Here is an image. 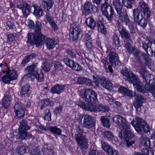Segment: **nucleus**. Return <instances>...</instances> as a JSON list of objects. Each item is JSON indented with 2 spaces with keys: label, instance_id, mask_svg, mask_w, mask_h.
Masks as SVG:
<instances>
[{
  "label": "nucleus",
  "instance_id": "obj_1",
  "mask_svg": "<svg viewBox=\"0 0 155 155\" xmlns=\"http://www.w3.org/2000/svg\"><path fill=\"white\" fill-rule=\"evenodd\" d=\"M34 26L35 33L32 34L30 33L28 34L27 42L31 45L35 44L36 46H38L42 44L43 41L42 37V35L41 34L42 25L39 21H37Z\"/></svg>",
  "mask_w": 155,
  "mask_h": 155
},
{
  "label": "nucleus",
  "instance_id": "obj_2",
  "mask_svg": "<svg viewBox=\"0 0 155 155\" xmlns=\"http://www.w3.org/2000/svg\"><path fill=\"white\" fill-rule=\"evenodd\" d=\"M131 83L133 84L134 88L141 93H144L147 91H149L152 94L155 99V80L151 85L146 84L144 87L137 77L134 81H132Z\"/></svg>",
  "mask_w": 155,
  "mask_h": 155
},
{
  "label": "nucleus",
  "instance_id": "obj_3",
  "mask_svg": "<svg viewBox=\"0 0 155 155\" xmlns=\"http://www.w3.org/2000/svg\"><path fill=\"white\" fill-rule=\"evenodd\" d=\"M97 95L96 93L90 89H85L81 94L83 99L88 103H91V104L97 101Z\"/></svg>",
  "mask_w": 155,
  "mask_h": 155
},
{
  "label": "nucleus",
  "instance_id": "obj_4",
  "mask_svg": "<svg viewBox=\"0 0 155 155\" xmlns=\"http://www.w3.org/2000/svg\"><path fill=\"white\" fill-rule=\"evenodd\" d=\"M82 107L85 110L96 112H106L108 111L109 108L108 107L100 104H82Z\"/></svg>",
  "mask_w": 155,
  "mask_h": 155
},
{
  "label": "nucleus",
  "instance_id": "obj_5",
  "mask_svg": "<svg viewBox=\"0 0 155 155\" xmlns=\"http://www.w3.org/2000/svg\"><path fill=\"white\" fill-rule=\"evenodd\" d=\"M101 10L103 15L110 22H112L114 12L111 6L105 2L101 6Z\"/></svg>",
  "mask_w": 155,
  "mask_h": 155
},
{
  "label": "nucleus",
  "instance_id": "obj_6",
  "mask_svg": "<svg viewBox=\"0 0 155 155\" xmlns=\"http://www.w3.org/2000/svg\"><path fill=\"white\" fill-rule=\"evenodd\" d=\"M78 130V132L75 135V139L77 141V145L81 148L86 149L88 147V143L84 135V132L83 130L80 128Z\"/></svg>",
  "mask_w": 155,
  "mask_h": 155
},
{
  "label": "nucleus",
  "instance_id": "obj_7",
  "mask_svg": "<svg viewBox=\"0 0 155 155\" xmlns=\"http://www.w3.org/2000/svg\"><path fill=\"white\" fill-rule=\"evenodd\" d=\"M80 26L76 22L71 24L70 29L69 36L72 41H76L78 38V35L81 33Z\"/></svg>",
  "mask_w": 155,
  "mask_h": 155
},
{
  "label": "nucleus",
  "instance_id": "obj_8",
  "mask_svg": "<svg viewBox=\"0 0 155 155\" xmlns=\"http://www.w3.org/2000/svg\"><path fill=\"white\" fill-rule=\"evenodd\" d=\"M106 52L109 57V60L112 66H120L121 63L119 59L118 55L116 54L114 49L107 50Z\"/></svg>",
  "mask_w": 155,
  "mask_h": 155
},
{
  "label": "nucleus",
  "instance_id": "obj_9",
  "mask_svg": "<svg viewBox=\"0 0 155 155\" xmlns=\"http://www.w3.org/2000/svg\"><path fill=\"white\" fill-rule=\"evenodd\" d=\"M113 120L114 123L119 127H122L124 129H130V124L124 117L119 115H116L113 117Z\"/></svg>",
  "mask_w": 155,
  "mask_h": 155
},
{
  "label": "nucleus",
  "instance_id": "obj_10",
  "mask_svg": "<svg viewBox=\"0 0 155 155\" xmlns=\"http://www.w3.org/2000/svg\"><path fill=\"white\" fill-rule=\"evenodd\" d=\"M81 122L83 126L85 128L90 129L95 125L94 118L88 115H84L81 117Z\"/></svg>",
  "mask_w": 155,
  "mask_h": 155
},
{
  "label": "nucleus",
  "instance_id": "obj_11",
  "mask_svg": "<svg viewBox=\"0 0 155 155\" xmlns=\"http://www.w3.org/2000/svg\"><path fill=\"white\" fill-rule=\"evenodd\" d=\"M35 64H33L27 67L25 71L27 74L26 76L27 78L31 81L33 80L35 77V74L37 72Z\"/></svg>",
  "mask_w": 155,
  "mask_h": 155
},
{
  "label": "nucleus",
  "instance_id": "obj_12",
  "mask_svg": "<svg viewBox=\"0 0 155 155\" xmlns=\"http://www.w3.org/2000/svg\"><path fill=\"white\" fill-rule=\"evenodd\" d=\"M17 4L18 8L22 10L24 16L26 17L30 13L29 5L22 0H19Z\"/></svg>",
  "mask_w": 155,
  "mask_h": 155
},
{
  "label": "nucleus",
  "instance_id": "obj_13",
  "mask_svg": "<svg viewBox=\"0 0 155 155\" xmlns=\"http://www.w3.org/2000/svg\"><path fill=\"white\" fill-rule=\"evenodd\" d=\"M64 61L65 64L74 71H81L82 69V68L78 64L74 61L69 58H65Z\"/></svg>",
  "mask_w": 155,
  "mask_h": 155
},
{
  "label": "nucleus",
  "instance_id": "obj_14",
  "mask_svg": "<svg viewBox=\"0 0 155 155\" xmlns=\"http://www.w3.org/2000/svg\"><path fill=\"white\" fill-rule=\"evenodd\" d=\"M64 61L65 64L74 71H81L82 69V68L78 64L74 61L69 58H65Z\"/></svg>",
  "mask_w": 155,
  "mask_h": 155
},
{
  "label": "nucleus",
  "instance_id": "obj_15",
  "mask_svg": "<svg viewBox=\"0 0 155 155\" xmlns=\"http://www.w3.org/2000/svg\"><path fill=\"white\" fill-rule=\"evenodd\" d=\"M14 112L19 118H22L25 114V107L22 104L19 103L15 104L14 107Z\"/></svg>",
  "mask_w": 155,
  "mask_h": 155
},
{
  "label": "nucleus",
  "instance_id": "obj_16",
  "mask_svg": "<svg viewBox=\"0 0 155 155\" xmlns=\"http://www.w3.org/2000/svg\"><path fill=\"white\" fill-rule=\"evenodd\" d=\"M145 123L143 119L139 117H137L134 121L131 122L132 125L137 132L141 130V127L143 126Z\"/></svg>",
  "mask_w": 155,
  "mask_h": 155
},
{
  "label": "nucleus",
  "instance_id": "obj_17",
  "mask_svg": "<svg viewBox=\"0 0 155 155\" xmlns=\"http://www.w3.org/2000/svg\"><path fill=\"white\" fill-rule=\"evenodd\" d=\"M140 10L142 12L144 16L147 19L150 18L151 15V10L149 6L145 2H140Z\"/></svg>",
  "mask_w": 155,
  "mask_h": 155
},
{
  "label": "nucleus",
  "instance_id": "obj_18",
  "mask_svg": "<svg viewBox=\"0 0 155 155\" xmlns=\"http://www.w3.org/2000/svg\"><path fill=\"white\" fill-rule=\"evenodd\" d=\"M135 96L133 104L136 110H137L142 105L143 103L145 101V99L143 96L140 94H137L135 95Z\"/></svg>",
  "mask_w": 155,
  "mask_h": 155
},
{
  "label": "nucleus",
  "instance_id": "obj_19",
  "mask_svg": "<svg viewBox=\"0 0 155 155\" xmlns=\"http://www.w3.org/2000/svg\"><path fill=\"white\" fill-rule=\"evenodd\" d=\"M129 129H125L123 131V135L122 131L119 132V137L121 139H124L125 140L127 141L132 138L134 137V134L131 132Z\"/></svg>",
  "mask_w": 155,
  "mask_h": 155
},
{
  "label": "nucleus",
  "instance_id": "obj_20",
  "mask_svg": "<svg viewBox=\"0 0 155 155\" xmlns=\"http://www.w3.org/2000/svg\"><path fill=\"white\" fill-rule=\"evenodd\" d=\"M121 73L126 77V79L131 83L137 77L132 72H128L127 69L126 68L122 70Z\"/></svg>",
  "mask_w": 155,
  "mask_h": 155
},
{
  "label": "nucleus",
  "instance_id": "obj_21",
  "mask_svg": "<svg viewBox=\"0 0 155 155\" xmlns=\"http://www.w3.org/2000/svg\"><path fill=\"white\" fill-rule=\"evenodd\" d=\"M118 31L122 38L127 41H130L131 38L129 33L125 29L122 25H119Z\"/></svg>",
  "mask_w": 155,
  "mask_h": 155
},
{
  "label": "nucleus",
  "instance_id": "obj_22",
  "mask_svg": "<svg viewBox=\"0 0 155 155\" xmlns=\"http://www.w3.org/2000/svg\"><path fill=\"white\" fill-rule=\"evenodd\" d=\"M65 87L63 85L57 84L51 87V91L53 94H59L64 91Z\"/></svg>",
  "mask_w": 155,
  "mask_h": 155
},
{
  "label": "nucleus",
  "instance_id": "obj_23",
  "mask_svg": "<svg viewBox=\"0 0 155 155\" xmlns=\"http://www.w3.org/2000/svg\"><path fill=\"white\" fill-rule=\"evenodd\" d=\"M101 85L104 88L108 90H111L113 87L112 84L110 81L107 79L102 78L99 79Z\"/></svg>",
  "mask_w": 155,
  "mask_h": 155
},
{
  "label": "nucleus",
  "instance_id": "obj_24",
  "mask_svg": "<svg viewBox=\"0 0 155 155\" xmlns=\"http://www.w3.org/2000/svg\"><path fill=\"white\" fill-rule=\"evenodd\" d=\"M93 5L90 2H87L84 5V9L82 11L83 15H88L91 13L93 10Z\"/></svg>",
  "mask_w": 155,
  "mask_h": 155
},
{
  "label": "nucleus",
  "instance_id": "obj_25",
  "mask_svg": "<svg viewBox=\"0 0 155 155\" xmlns=\"http://www.w3.org/2000/svg\"><path fill=\"white\" fill-rule=\"evenodd\" d=\"M113 5L118 14H121L123 12V9H124L123 8L122 3L120 0H114Z\"/></svg>",
  "mask_w": 155,
  "mask_h": 155
},
{
  "label": "nucleus",
  "instance_id": "obj_26",
  "mask_svg": "<svg viewBox=\"0 0 155 155\" xmlns=\"http://www.w3.org/2000/svg\"><path fill=\"white\" fill-rule=\"evenodd\" d=\"M84 39L87 48L90 50L91 49L93 48V45L91 35L88 33H86L84 35Z\"/></svg>",
  "mask_w": 155,
  "mask_h": 155
},
{
  "label": "nucleus",
  "instance_id": "obj_27",
  "mask_svg": "<svg viewBox=\"0 0 155 155\" xmlns=\"http://www.w3.org/2000/svg\"><path fill=\"white\" fill-rule=\"evenodd\" d=\"M11 103V97L8 96H5L2 99V106L5 109H8Z\"/></svg>",
  "mask_w": 155,
  "mask_h": 155
},
{
  "label": "nucleus",
  "instance_id": "obj_28",
  "mask_svg": "<svg viewBox=\"0 0 155 155\" xmlns=\"http://www.w3.org/2000/svg\"><path fill=\"white\" fill-rule=\"evenodd\" d=\"M119 91L120 92L122 93L124 96L128 98H131L133 97L132 91L127 89L125 87H120L119 89Z\"/></svg>",
  "mask_w": 155,
  "mask_h": 155
},
{
  "label": "nucleus",
  "instance_id": "obj_29",
  "mask_svg": "<svg viewBox=\"0 0 155 155\" xmlns=\"http://www.w3.org/2000/svg\"><path fill=\"white\" fill-rule=\"evenodd\" d=\"M133 14L134 22L137 23L144 17L137 9H134L133 11Z\"/></svg>",
  "mask_w": 155,
  "mask_h": 155
},
{
  "label": "nucleus",
  "instance_id": "obj_30",
  "mask_svg": "<svg viewBox=\"0 0 155 155\" xmlns=\"http://www.w3.org/2000/svg\"><path fill=\"white\" fill-rule=\"evenodd\" d=\"M54 3L53 0H44L42 2L41 5L44 9L49 11L52 7Z\"/></svg>",
  "mask_w": 155,
  "mask_h": 155
},
{
  "label": "nucleus",
  "instance_id": "obj_31",
  "mask_svg": "<svg viewBox=\"0 0 155 155\" xmlns=\"http://www.w3.org/2000/svg\"><path fill=\"white\" fill-rule=\"evenodd\" d=\"M140 142L145 148V149L150 148V142L149 138L145 136L142 137L140 139Z\"/></svg>",
  "mask_w": 155,
  "mask_h": 155
},
{
  "label": "nucleus",
  "instance_id": "obj_32",
  "mask_svg": "<svg viewBox=\"0 0 155 155\" xmlns=\"http://www.w3.org/2000/svg\"><path fill=\"white\" fill-rule=\"evenodd\" d=\"M33 6L34 9L33 14L35 16L40 18L43 15V11L41 8L37 5H33Z\"/></svg>",
  "mask_w": 155,
  "mask_h": 155
},
{
  "label": "nucleus",
  "instance_id": "obj_33",
  "mask_svg": "<svg viewBox=\"0 0 155 155\" xmlns=\"http://www.w3.org/2000/svg\"><path fill=\"white\" fill-rule=\"evenodd\" d=\"M118 15L119 19L121 20L124 19V21L125 23L130 21L127 14V11L125 8L124 9H123V12L121 13V14H119Z\"/></svg>",
  "mask_w": 155,
  "mask_h": 155
},
{
  "label": "nucleus",
  "instance_id": "obj_34",
  "mask_svg": "<svg viewBox=\"0 0 155 155\" xmlns=\"http://www.w3.org/2000/svg\"><path fill=\"white\" fill-rule=\"evenodd\" d=\"M45 44L47 48L50 49L53 48L55 47L56 43L54 39L48 38L46 40Z\"/></svg>",
  "mask_w": 155,
  "mask_h": 155
},
{
  "label": "nucleus",
  "instance_id": "obj_35",
  "mask_svg": "<svg viewBox=\"0 0 155 155\" xmlns=\"http://www.w3.org/2000/svg\"><path fill=\"white\" fill-rule=\"evenodd\" d=\"M30 86L27 84L24 85L21 89V94L23 96H27L30 91Z\"/></svg>",
  "mask_w": 155,
  "mask_h": 155
},
{
  "label": "nucleus",
  "instance_id": "obj_36",
  "mask_svg": "<svg viewBox=\"0 0 155 155\" xmlns=\"http://www.w3.org/2000/svg\"><path fill=\"white\" fill-rule=\"evenodd\" d=\"M125 47L127 49L128 53L130 54H132L137 48L135 46H132L131 44L128 41L126 42L125 44Z\"/></svg>",
  "mask_w": 155,
  "mask_h": 155
},
{
  "label": "nucleus",
  "instance_id": "obj_37",
  "mask_svg": "<svg viewBox=\"0 0 155 155\" xmlns=\"http://www.w3.org/2000/svg\"><path fill=\"white\" fill-rule=\"evenodd\" d=\"M140 74L141 75L142 77L144 79H147V78L150 77V75L148 74L147 71L145 70V68L144 65H141L140 68L139 69Z\"/></svg>",
  "mask_w": 155,
  "mask_h": 155
},
{
  "label": "nucleus",
  "instance_id": "obj_38",
  "mask_svg": "<svg viewBox=\"0 0 155 155\" xmlns=\"http://www.w3.org/2000/svg\"><path fill=\"white\" fill-rule=\"evenodd\" d=\"M87 25L91 29H93L96 26V22L91 17L88 18L86 19Z\"/></svg>",
  "mask_w": 155,
  "mask_h": 155
},
{
  "label": "nucleus",
  "instance_id": "obj_39",
  "mask_svg": "<svg viewBox=\"0 0 155 155\" xmlns=\"http://www.w3.org/2000/svg\"><path fill=\"white\" fill-rule=\"evenodd\" d=\"M101 120L104 126L108 128L110 127V121L107 117L106 116L101 117Z\"/></svg>",
  "mask_w": 155,
  "mask_h": 155
},
{
  "label": "nucleus",
  "instance_id": "obj_40",
  "mask_svg": "<svg viewBox=\"0 0 155 155\" xmlns=\"http://www.w3.org/2000/svg\"><path fill=\"white\" fill-rule=\"evenodd\" d=\"M97 26L98 31L104 34H105L106 32V29L101 21H99L97 22Z\"/></svg>",
  "mask_w": 155,
  "mask_h": 155
},
{
  "label": "nucleus",
  "instance_id": "obj_41",
  "mask_svg": "<svg viewBox=\"0 0 155 155\" xmlns=\"http://www.w3.org/2000/svg\"><path fill=\"white\" fill-rule=\"evenodd\" d=\"M20 126L18 130H27L30 128L27 122L24 120H22L20 123Z\"/></svg>",
  "mask_w": 155,
  "mask_h": 155
},
{
  "label": "nucleus",
  "instance_id": "obj_42",
  "mask_svg": "<svg viewBox=\"0 0 155 155\" xmlns=\"http://www.w3.org/2000/svg\"><path fill=\"white\" fill-rule=\"evenodd\" d=\"M142 55L145 60V64L146 65L149 66L151 62V59L150 57V55L146 53H143Z\"/></svg>",
  "mask_w": 155,
  "mask_h": 155
},
{
  "label": "nucleus",
  "instance_id": "obj_43",
  "mask_svg": "<svg viewBox=\"0 0 155 155\" xmlns=\"http://www.w3.org/2000/svg\"><path fill=\"white\" fill-rule=\"evenodd\" d=\"M41 67L45 71H48L50 69V65L49 63L46 59L43 60V63Z\"/></svg>",
  "mask_w": 155,
  "mask_h": 155
},
{
  "label": "nucleus",
  "instance_id": "obj_44",
  "mask_svg": "<svg viewBox=\"0 0 155 155\" xmlns=\"http://www.w3.org/2000/svg\"><path fill=\"white\" fill-rule=\"evenodd\" d=\"M16 152L20 155H23L26 152V147L24 146L20 145L16 147Z\"/></svg>",
  "mask_w": 155,
  "mask_h": 155
},
{
  "label": "nucleus",
  "instance_id": "obj_45",
  "mask_svg": "<svg viewBox=\"0 0 155 155\" xmlns=\"http://www.w3.org/2000/svg\"><path fill=\"white\" fill-rule=\"evenodd\" d=\"M36 79L39 82H42L44 80V75L41 71H38L35 74V77Z\"/></svg>",
  "mask_w": 155,
  "mask_h": 155
},
{
  "label": "nucleus",
  "instance_id": "obj_46",
  "mask_svg": "<svg viewBox=\"0 0 155 155\" xmlns=\"http://www.w3.org/2000/svg\"><path fill=\"white\" fill-rule=\"evenodd\" d=\"M113 43L115 45L116 48H118L120 46V43L119 39L118 36L116 34H114L113 36Z\"/></svg>",
  "mask_w": 155,
  "mask_h": 155
},
{
  "label": "nucleus",
  "instance_id": "obj_47",
  "mask_svg": "<svg viewBox=\"0 0 155 155\" xmlns=\"http://www.w3.org/2000/svg\"><path fill=\"white\" fill-rule=\"evenodd\" d=\"M49 130L51 132L57 135H60L61 134V129L56 127H51L49 128Z\"/></svg>",
  "mask_w": 155,
  "mask_h": 155
},
{
  "label": "nucleus",
  "instance_id": "obj_48",
  "mask_svg": "<svg viewBox=\"0 0 155 155\" xmlns=\"http://www.w3.org/2000/svg\"><path fill=\"white\" fill-rule=\"evenodd\" d=\"M101 143L102 148L105 152L108 153L110 149H112V147H111L107 143L105 142L104 141H101Z\"/></svg>",
  "mask_w": 155,
  "mask_h": 155
},
{
  "label": "nucleus",
  "instance_id": "obj_49",
  "mask_svg": "<svg viewBox=\"0 0 155 155\" xmlns=\"http://www.w3.org/2000/svg\"><path fill=\"white\" fill-rule=\"evenodd\" d=\"M8 74L12 80H15L17 78V74L14 70H10Z\"/></svg>",
  "mask_w": 155,
  "mask_h": 155
},
{
  "label": "nucleus",
  "instance_id": "obj_50",
  "mask_svg": "<svg viewBox=\"0 0 155 155\" xmlns=\"http://www.w3.org/2000/svg\"><path fill=\"white\" fill-rule=\"evenodd\" d=\"M18 130L19 139L21 140H26V132L23 130Z\"/></svg>",
  "mask_w": 155,
  "mask_h": 155
},
{
  "label": "nucleus",
  "instance_id": "obj_51",
  "mask_svg": "<svg viewBox=\"0 0 155 155\" xmlns=\"http://www.w3.org/2000/svg\"><path fill=\"white\" fill-rule=\"evenodd\" d=\"M45 115L44 119L45 120L50 121L51 120V113L49 109H46L45 111Z\"/></svg>",
  "mask_w": 155,
  "mask_h": 155
},
{
  "label": "nucleus",
  "instance_id": "obj_52",
  "mask_svg": "<svg viewBox=\"0 0 155 155\" xmlns=\"http://www.w3.org/2000/svg\"><path fill=\"white\" fill-rule=\"evenodd\" d=\"M41 103V105L40 107V109L41 110L43 109L44 107L49 105L50 104V100L48 98L42 100Z\"/></svg>",
  "mask_w": 155,
  "mask_h": 155
},
{
  "label": "nucleus",
  "instance_id": "obj_53",
  "mask_svg": "<svg viewBox=\"0 0 155 155\" xmlns=\"http://www.w3.org/2000/svg\"><path fill=\"white\" fill-rule=\"evenodd\" d=\"M147 21L146 20L145 17H143L140 21L136 24L140 25L143 28L146 26L147 24Z\"/></svg>",
  "mask_w": 155,
  "mask_h": 155
},
{
  "label": "nucleus",
  "instance_id": "obj_54",
  "mask_svg": "<svg viewBox=\"0 0 155 155\" xmlns=\"http://www.w3.org/2000/svg\"><path fill=\"white\" fill-rule=\"evenodd\" d=\"M122 2L124 6L129 8H132V3L130 0H122Z\"/></svg>",
  "mask_w": 155,
  "mask_h": 155
},
{
  "label": "nucleus",
  "instance_id": "obj_55",
  "mask_svg": "<svg viewBox=\"0 0 155 155\" xmlns=\"http://www.w3.org/2000/svg\"><path fill=\"white\" fill-rule=\"evenodd\" d=\"M67 54L72 58H74L76 56V53L74 50L70 48L66 50Z\"/></svg>",
  "mask_w": 155,
  "mask_h": 155
},
{
  "label": "nucleus",
  "instance_id": "obj_56",
  "mask_svg": "<svg viewBox=\"0 0 155 155\" xmlns=\"http://www.w3.org/2000/svg\"><path fill=\"white\" fill-rule=\"evenodd\" d=\"M45 16L47 21L48 22L49 24L54 21L53 17L52 16L49 12L47 13L45 15Z\"/></svg>",
  "mask_w": 155,
  "mask_h": 155
},
{
  "label": "nucleus",
  "instance_id": "obj_57",
  "mask_svg": "<svg viewBox=\"0 0 155 155\" xmlns=\"http://www.w3.org/2000/svg\"><path fill=\"white\" fill-rule=\"evenodd\" d=\"M103 135L105 137L108 139H111L113 137V135L109 131H105L103 133Z\"/></svg>",
  "mask_w": 155,
  "mask_h": 155
},
{
  "label": "nucleus",
  "instance_id": "obj_58",
  "mask_svg": "<svg viewBox=\"0 0 155 155\" xmlns=\"http://www.w3.org/2000/svg\"><path fill=\"white\" fill-rule=\"evenodd\" d=\"M2 78V81L5 83H9L12 80L8 74L4 76H3Z\"/></svg>",
  "mask_w": 155,
  "mask_h": 155
},
{
  "label": "nucleus",
  "instance_id": "obj_59",
  "mask_svg": "<svg viewBox=\"0 0 155 155\" xmlns=\"http://www.w3.org/2000/svg\"><path fill=\"white\" fill-rule=\"evenodd\" d=\"M7 38V41H8L10 42H12L15 40L16 38L15 35L13 34H10L8 35Z\"/></svg>",
  "mask_w": 155,
  "mask_h": 155
},
{
  "label": "nucleus",
  "instance_id": "obj_60",
  "mask_svg": "<svg viewBox=\"0 0 155 155\" xmlns=\"http://www.w3.org/2000/svg\"><path fill=\"white\" fill-rule=\"evenodd\" d=\"M134 57L137 60H139L140 58L139 54H140V51L137 48L136 49L134 52L132 53Z\"/></svg>",
  "mask_w": 155,
  "mask_h": 155
},
{
  "label": "nucleus",
  "instance_id": "obj_61",
  "mask_svg": "<svg viewBox=\"0 0 155 155\" xmlns=\"http://www.w3.org/2000/svg\"><path fill=\"white\" fill-rule=\"evenodd\" d=\"M142 152L145 155H153V152L151 150H149L148 149H143Z\"/></svg>",
  "mask_w": 155,
  "mask_h": 155
},
{
  "label": "nucleus",
  "instance_id": "obj_62",
  "mask_svg": "<svg viewBox=\"0 0 155 155\" xmlns=\"http://www.w3.org/2000/svg\"><path fill=\"white\" fill-rule=\"evenodd\" d=\"M92 82L89 79L85 78L84 85L92 87L93 86Z\"/></svg>",
  "mask_w": 155,
  "mask_h": 155
},
{
  "label": "nucleus",
  "instance_id": "obj_63",
  "mask_svg": "<svg viewBox=\"0 0 155 155\" xmlns=\"http://www.w3.org/2000/svg\"><path fill=\"white\" fill-rule=\"evenodd\" d=\"M54 67L55 69L58 71L61 70L63 69V66L61 63L59 62H56L54 64Z\"/></svg>",
  "mask_w": 155,
  "mask_h": 155
},
{
  "label": "nucleus",
  "instance_id": "obj_64",
  "mask_svg": "<svg viewBox=\"0 0 155 155\" xmlns=\"http://www.w3.org/2000/svg\"><path fill=\"white\" fill-rule=\"evenodd\" d=\"M107 154L108 155H119L118 152L113 148L110 149Z\"/></svg>",
  "mask_w": 155,
  "mask_h": 155
}]
</instances>
